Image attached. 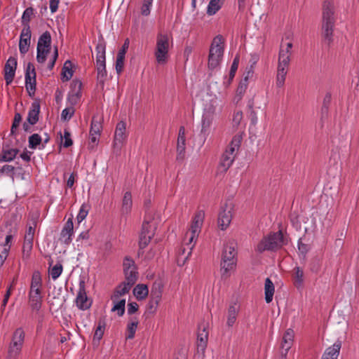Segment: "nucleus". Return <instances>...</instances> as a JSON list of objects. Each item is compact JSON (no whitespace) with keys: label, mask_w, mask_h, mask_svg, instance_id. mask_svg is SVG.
I'll use <instances>...</instances> for the list:
<instances>
[{"label":"nucleus","mask_w":359,"mask_h":359,"mask_svg":"<svg viewBox=\"0 0 359 359\" xmlns=\"http://www.w3.org/2000/svg\"><path fill=\"white\" fill-rule=\"evenodd\" d=\"M292 280L296 287L299 288L302 286L304 283V271L299 266L294 268Z\"/></svg>","instance_id":"obj_26"},{"label":"nucleus","mask_w":359,"mask_h":359,"mask_svg":"<svg viewBox=\"0 0 359 359\" xmlns=\"http://www.w3.org/2000/svg\"><path fill=\"white\" fill-rule=\"evenodd\" d=\"M287 243V239L283 236L282 231L271 233L264 237L257 245L256 250L259 252L264 251H276Z\"/></svg>","instance_id":"obj_4"},{"label":"nucleus","mask_w":359,"mask_h":359,"mask_svg":"<svg viewBox=\"0 0 359 359\" xmlns=\"http://www.w3.org/2000/svg\"><path fill=\"white\" fill-rule=\"evenodd\" d=\"M125 55L121 53H118L116 61V70L118 74H120L124 67Z\"/></svg>","instance_id":"obj_47"},{"label":"nucleus","mask_w":359,"mask_h":359,"mask_svg":"<svg viewBox=\"0 0 359 359\" xmlns=\"http://www.w3.org/2000/svg\"><path fill=\"white\" fill-rule=\"evenodd\" d=\"M254 70L252 68H247L246 71L244 73V76L240 81L239 86L237 89V92L238 94H243L248 86V81L253 77Z\"/></svg>","instance_id":"obj_24"},{"label":"nucleus","mask_w":359,"mask_h":359,"mask_svg":"<svg viewBox=\"0 0 359 359\" xmlns=\"http://www.w3.org/2000/svg\"><path fill=\"white\" fill-rule=\"evenodd\" d=\"M40 112V104L38 102H34L32 104L31 109L29 111L27 121L31 124L34 125L39 121V115Z\"/></svg>","instance_id":"obj_22"},{"label":"nucleus","mask_w":359,"mask_h":359,"mask_svg":"<svg viewBox=\"0 0 359 359\" xmlns=\"http://www.w3.org/2000/svg\"><path fill=\"white\" fill-rule=\"evenodd\" d=\"M89 211V206L87 204H83L79 210V212L77 215L78 222H81L88 215Z\"/></svg>","instance_id":"obj_50"},{"label":"nucleus","mask_w":359,"mask_h":359,"mask_svg":"<svg viewBox=\"0 0 359 359\" xmlns=\"http://www.w3.org/2000/svg\"><path fill=\"white\" fill-rule=\"evenodd\" d=\"M42 140L39 134H33L29 137V147L31 149H36L41 142Z\"/></svg>","instance_id":"obj_48"},{"label":"nucleus","mask_w":359,"mask_h":359,"mask_svg":"<svg viewBox=\"0 0 359 359\" xmlns=\"http://www.w3.org/2000/svg\"><path fill=\"white\" fill-rule=\"evenodd\" d=\"M236 245L234 240H229L224 245L220 262V272L222 278H229L231 276V272L236 268Z\"/></svg>","instance_id":"obj_2"},{"label":"nucleus","mask_w":359,"mask_h":359,"mask_svg":"<svg viewBox=\"0 0 359 359\" xmlns=\"http://www.w3.org/2000/svg\"><path fill=\"white\" fill-rule=\"evenodd\" d=\"M102 118L94 116L92 118L90 133L93 135H100L102 129Z\"/></svg>","instance_id":"obj_30"},{"label":"nucleus","mask_w":359,"mask_h":359,"mask_svg":"<svg viewBox=\"0 0 359 359\" xmlns=\"http://www.w3.org/2000/svg\"><path fill=\"white\" fill-rule=\"evenodd\" d=\"M17 67V60L15 57H11L6 61L4 66V79L6 85L12 83L15 74Z\"/></svg>","instance_id":"obj_16"},{"label":"nucleus","mask_w":359,"mask_h":359,"mask_svg":"<svg viewBox=\"0 0 359 359\" xmlns=\"http://www.w3.org/2000/svg\"><path fill=\"white\" fill-rule=\"evenodd\" d=\"M287 69L285 67H281L278 66L277 75H276V86L281 88L284 86L286 75L287 73Z\"/></svg>","instance_id":"obj_35"},{"label":"nucleus","mask_w":359,"mask_h":359,"mask_svg":"<svg viewBox=\"0 0 359 359\" xmlns=\"http://www.w3.org/2000/svg\"><path fill=\"white\" fill-rule=\"evenodd\" d=\"M34 14V9L29 7L25 9L22 16V24L23 26L29 25V21Z\"/></svg>","instance_id":"obj_45"},{"label":"nucleus","mask_w":359,"mask_h":359,"mask_svg":"<svg viewBox=\"0 0 359 359\" xmlns=\"http://www.w3.org/2000/svg\"><path fill=\"white\" fill-rule=\"evenodd\" d=\"M105 48L106 44L101 36L96 46V69L97 72V81L104 85L107 75L106 70V62H105Z\"/></svg>","instance_id":"obj_7"},{"label":"nucleus","mask_w":359,"mask_h":359,"mask_svg":"<svg viewBox=\"0 0 359 359\" xmlns=\"http://www.w3.org/2000/svg\"><path fill=\"white\" fill-rule=\"evenodd\" d=\"M185 128L184 126H181L179 129L177 143V160L182 161L184 159L185 152Z\"/></svg>","instance_id":"obj_19"},{"label":"nucleus","mask_w":359,"mask_h":359,"mask_svg":"<svg viewBox=\"0 0 359 359\" xmlns=\"http://www.w3.org/2000/svg\"><path fill=\"white\" fill-rule=\"evenodd\" d=\"M105 325H106L105 320L104 319H100L98 321V323H97V327L95 334H94V337H93L94 341L97 340V341L99 342L100 340L102 339V337L104 334Z\"/></svg>","instance_id":"obj_40"},{"label":"nucleus","mask_w":359,"mask_h":359,"mask_svg":"<svg viewBox=\"0 0 359 359\" xmlns=\"http://www.w3.org/2000/svg\"><path fill=\"white\" fill-rule=\"evenodd\" d=\"M133 205L132 194L130 191H126L122 199L121 214L128 215L130 212Z\"/></svg>","instance_id":"obj_25"},{"label":"nucleus","mask_w":359,"mask_h":359,"mask_svg":"<svg viewBox=\"0 0 359 359\" xmlns=\"http://www.w3.org/2000/svg\"><path fill=\"white\" fill-rule=\"evenodd\" d=\"M25 339V332L22 328H18L13 333L10 344L7 359H16L19 355Z\"/></svg>","instance_id":"obj_9"},{"label":"nucleus","mask_w":359,"mask_h":359,"mask_svg":"<svg viewBox=\"0 0 359 359\" xmlns=\"http://www.w3.org/2000/svg\"><path fill=\"white\" fill-rule=\"evenodd\" d=\"M243 119V113L241 111H238L234 113L233 116V127H238Z\"/></svg>","instance_id":"obj_62"},{"label":"nucleus","mask_w":359,"mask_h":359,"mask_svg":"<svg viewBox=\"0 0 359 359\" xmlns=\"http://www.w3.org/2000/svg\"><path fill=\"white\" fill-rule=\"evenodd\" d=\"M145 227L142 228L140 235V241L139 246L141 249L145 248L148 244L150 243L153 236H150L149 235L145 234Z\"/></svg>","instance_id":"obj_43"},{"label":"nucleus","mask_w":359,"mask_h":359,"mask_svg":"<svg viewBox=\"0 0 359 359\" xmlns=\"http://www.w3.org/2000/svg\"><path fill=\"white\" fill-rule=\"evenodd\" d=\"M18 153V149H3L2 154L0 155V161H11L15 158Z\"/></svg>","instance_id":"obj_38"},{"label":"nucleus","mask_w":359,"mask_h":359,"mask_svg":"<svg viewBox=\"0 0 359 359\" xmlns=\"http://www.w3.org/2000/svg\"><path fill=\"white\" fill-rule=\"evenodd\" d=\"M62 79L63 81H69L73 76L72 64L70 60H67L62 69Z\"/></svg>","instance_id":"obj_31"},{"label":"nucleus","mask_w":359,"mask_h":359,"mask_svg":"<svg viewBox=\"0 0 359 359\" xmlns=\"http://www.w3.org/2000/svg\"><path fill=\"white\" fill-rule=\"evenodd\" d=\"M76 304L81 310L88 309L91 306L92 302L87 297L85 282L83 280L79 282V288L76 298Z\"/></svg>","instance_id":"obj_12"},{"label":"nucleus","mask_w":359,"mask_h":359,"mask_svg":"<svg viewBox=\"0 0 359 359\" xmlns=\"http://www.w3.org/2000/svg\"><path fill=\"white\" fill-rule=\"evenodd\" d=\"M204 217L205 213L203 211H198L193 219L191 225L196 226L197 229H201L203 223Z\"/></svg>","instance_id":"obj_44"},{"label":"nucleus","mask_w":359,"mask_h":359,"mask_svg":"<svg viewBox=\"0 0 359 359\" xmlns=\"http://www.w3.org/2000/svg\"><path fill=\"white\" fill-rule=\"evenodd\" d=\"M294 333L292 329H287L283 334L280 344V359H285L294 339Z\"/></svg>","instance_id":"obj_14"},{"label":"nucleus","mask_w":359,"mask_h":359,"mask_svg":"<svg viewBox=\"0 0 359 359\" xmlns=\"http://www.w3.org/2000/svg\"><path fill=\"white\" fill-rule=\"evenodd\" d=\"M234 158L235 156H233L231 154H229L224 151L220 162V166L223 168V171L226 172L230 168L234 161Z\"/></svg>","instance_id":"obj_32"},{"label":"nucleus","mask_w":359,"mask_h":359,"mask_svg":"<svg viewBox=\"0 0 359 359\" xmlns=\"http://www.w3.org/2000/svg\"><path fill=\"white\" fill-rule=\"evenodd\" d=\"M126 278V281L130 284V285H133L138 278V273L136 271V268L132 269H128V271H123Z\"/></svg>","instance_id":"obj_39"},{"label":"nucleus","mask_w":359,"mask_h":359,"mask_svg":"<svg viewBox=\"0 0 359 359\" xmlns=\"http://www.w3.org/2000/svg\"><path fill=\"white\" fill-rule=\"evenodd\" d=\"M15 167L10 165H5L0 168V173L6 174L7 175L11 176L13 175Z\"/></svg>","instance_id":"obj_64"},{"label":"nucleus","mask_w":359,"mask_h":359,"mask_svg":"<svg viewBox=\"0 0 359 359\" xmlns=\"http://www.w3.org/2000/svg\"><path fill=\"white\" fill-rule=\"evenodd\" d=\"M224 38L221 35L216 36L210 45L208 55V68L215 69L218 67L224 55Z\"/></svg>","instance_id":"obj_5"},{"label":"nucleus","mask_w":359,"mask_h":359,"mask_svg":"<svg viewBox=\"0 0 359 359\" xmlns=\"http://www.w3.org/2000/svg\"><path fill=\"white\" fill-rule=\"evenodd\" d=\"M125 305H126V300L121 299L118 302H117L113 308L111 309V311H117V314L118 316H122L125 313Z\"/></svg>","instance_id":"obj_46"},{"label":"nucleus","mask_w":359,"mask_h":359,"mask_svg":"<svg viewBox=\"0 0 359 359\" xmlns=\"http://www.w3.org/2000/svg\"><path fill=\"white\" fill-rule=\"evenodd\" d=\"M242 140H243L242 133H238L233 136L230 144H231L234 147H237L238 149H239L241 142H242Z\"/></svg>","instance_id":"obj_63"},{"label":"nucleus","mask_w":359,"mask_h":359,"mask_svg":"<svg viewBox=\"0 0 359 359\" xmlns=\"http://www.w3.org/2000/svg\"><path fill=\"white\" fill-rule=\"evenodd\" d=\"M51 49V36L49 32H43L37 43L36 60L39 63H44Z\"/></svg>","instance_id":"obj_8"},{"label":"nucleus","mask_w":359,"mask_h":359,"mask_svg":"<svg viewBox=\"0 0 359 359\" xmlns=\"http://www.w3.org/2000/svg\"><path fill=\"white\" fill-rule=\"evenodd\" d=\"M132 286L133 285H130V284L127 282H125V281L123 282L121 284H120L117 287L116 291L114 292V294L111 297V299H112L114 298L116 299L120 296L126 294V293H128L130 291Z\"/></svg>","instance_id":"obj_37"},{"label":"nucleus","mask_w":359,"mask_h":359,"mask_svg":"<svg viewBox=\"0 0 359 359\" xmlns=\"http://www.w3.org/2000/svg\"><path fill=\"white\" fill-rule=\"evenodd\" d=\"M36 70L32 62L27 64L25 73V85L29 96H33L36 91Z\"/></svg>","instance_id":"obj_10"},{"label":"nucleus","mask_w":359,"mask_h":359,"mask_svg":"<svg viewBox=\"0 0 359 359\" xmlns=\"http://www.w3.org/2000/svg\"><path fill=\"white\" fill-rule=\"evenodd\" d=\"M22 121V116L20 113H15L13 122L11 126V133L14 135L16 130L18 128L19 125Z\"/></svg>","instance_id":"obj_53"},{"label":"nucleus","mask_w":359,"mask_h":359,"mask_svg":"<svg viewBox=\"0 0 359 359\" xmlns=\"http://www.w3.org/2000/svg\"><path fill=\"white\" fill-rule=\"evenodd\" d=\"M158 303V301H155L154 299H151L147 304V312L151 314L154 313L156 311Z\"/></svg>","instance_id":"obj_59"},{"label":"nucleus","mask_w":359,"mask_h":359,"mask_svg":"<svg viewBox=\"0 0 359 359\" xmlns=\"http://www.w3.org/2000/svg\"><path fill=\"white\" fill-rule=\"evenodd\" d=\"M162 285L160 282H155L151 290V299L160 302L162 295Z\"/></svg>","instance_id":"obj_36"},{"label":"nucleus","mask_w":359,"mask_h":359,"mask_svg":"<svg viewBox=\"0 0 359 359\" xmlns=\"http://www.w3.org/2000/svg\"><path fill=\"white\" fill-rule=\"evenodd\" d=\"M81 96V92H79L78 90L76 92H72L69 93L68 97V100L70 103V104L72 106L76 104Z\"/></svg>","instance_id":"obj_52"},{"label":"nucleus","mask_w":359,"mask_h":359,"mask_svg":"<svg viewBox=\"0 0 359 359\" xmlns=\"http://www.w3.org/2000/svg\"><path fill=\"white\" fill-rule=\"evenodd\" d=\"M238 311L239 306L236 303H233L229 306L226 316V325L229 327H232L236 323Z\"/></svg>","instance_id":"obj_23"},{"label":"nucleus","mask_w":359,"mask_h":359,"mask_svg":"<svg viewBox=\"0 0 359 359\" xmlns=\"http://www.w3.org/2000/svg\"><path fill=\"white\" fill-rule=\"evenodd\" d=\"M74 234V224L72 218H69L63 226L60 240L65 245H69L72 241V236Z\"/></svg>","instance_id":"obj_17"},{"label":"nucleus","mask_w":359,"mask_h":359,"mask_svg":"<svg viewBox=\"0 0 359 359\" xmlns=\"http://www.w3.org/2000/svg\"><path fill=\"white\" fill-rule=\"evenodd\" d=\"M224 0H210L207 8L209 15H215L221 8Z\"/></svg>","instance_id":"obj_33"},{"label":"nucleus","mask_w":359,"mask_h":359,"mask_svg":"<svg viewBox=\"0 0 359 359\" xmlns=\"http://www.w3.org/2000/svg\"><path fill=\"white\" fill-rule=\"evenodd\" d=\"M74 111L73 107L65 108L62 111L61 117L64 120H69L74 115Z\"/></svg>","instance_id":"obj_57"},{"label":"nucleus","mask_w":359,"mask_h":359,"mask_svg":"<svg viewBox=\"0 0 359 359\" xmlns=\"http://www.w3.org/2000/svg\"><path fill=\"white\" fill-rule=\"evenodd\" d=\"M131 322L128 323L127 325L126 339H132L134 338L136 330L138 325V320L135 318L130 319Z\"/></svg>","instance_id":"obj_34"},{"label":"nucleus","mask_w":359,"mask_h":359,"mask_svg":"<svg viewBox=\"0 0 359 359\" xmlns=\"http://www.w3.org/2000/svg\"><path fill=\"white\" fill-rule=\"evenodd\" d=\"M126 138V123L123 121H120L116 125L114 134V148L115 151H120L121 146Z\"/></svg>","instance_id":"obj_11"},{"label":"nucleus","mask_w":359,"mask_h":359,"mask_svg":"<svg viewBox=\"0 0 359 359\" xmlns=\"http://www.w3.org/2000/svg\"><path fill=\"white\" fill-rule=\"evenodd\" d=\"M42 281L39 271L32 274L30 290L29 292V304L32 311H39L42 305Z\"/></svg>","instance_id":"obj_3"},{"label":"nucleus","mask_w":359,"mask_h":359,"mask_svg":"<svg viewBox=\"0 0 359 359\" xmlns=\"http://www.w3.org/2000/svg\"><path fill=\"white\" fill-rule=\"evenodd\" d=\"M322 10L321 34L323 41L330 46L333 41V32L336 22L334 1L324 0Z\"/></svg>","instance_id":"obj_1"},{"label":"nucleus","mask_w":359,"mask_h":359,"mask_svg":"<svg viewBox=\"0 0 359 359\" xmlns=\"http://www.w3.org/2000/svg\"><path fill=\"white\" fill-rule=\"evenodd\" d=\"M201 229L191 224L189 230L186 233L185 241L187 240L186 245H190L194 241H196Z\"/></svg>","instance_id":"obj_29"},{"label":"nucleus","mask_w":359,"mask_h":359,"mask_svg":"<svg viewBox=\"0 0 359 359\" xmlns=\"http://www.w3.org/2000/svg\"><path fill=\"white\" fill-rule=\"evenodd\" d=\"M153 0H144L141 9V13L143 15H148L150 13V6L152 4Z\"/></svg>","instance_id":"obj_58"},{"label":"nucleus","mask_w":359,"mask_h":359,"mask_svg":"<svg viewBox=\"0 0 359 359\" xmlns=\"http://www.w3.org/2000/svg\"><path fill=\"white\" fill-rule=\"evenodd\" d=\"M33 244L28 243H23L22 246V257L23 259H28L29 257L30 252L32 249Z\"/></svg>","instance_id":"obj_60"},{"label":"nucleus","mask_w":359,"mask_h":359,"mask_svg":"<svg viewBox=\"0 0 359 359\" xmlns=\"http://www.w3.org/2000/svg\"><path fill=\"white\" fill-rule=\"evenodd\" d=\"M292 48V43H287L286 48L280 47L278 56V67L288 68L290 61V50Z\"/></svg>","instance_id":"obj_18"},{"label":"nucleus","mask_w":359,"mask_h":359,"mask_svg":"<svg viewBox=\"0 0 359 359\" xmlns=\"http://www.w3.org/2000/svg\"><path fill=\"white\" fill-rule=\"evenodd\" d=\"M62 265L60 263L55 264L50 271V274L53 280H56L62 273Z\"/></svg>","instance_id":"obj_49"},{"label":"nucleus","mask_w":359,"mask_h":359,"mask_svg":"<svg viewBox=\"0 0 359 359\" xmlns=\"http://www.w3.org/2000/svg\"><path fill=\"white\" fill-rule=\"evenodd\" d=\"M145 227V234L149 235L150 236H154V230L156 229V225L154 223V222L149 219H147V218L144 220L142 228Z\"/></svg>","instance_id":"obj_42"},{"label":"nucleus","mask_w":359,"mask_h":359,"mask_svg":"<svg viewBox=\"0 0 359 359\" xmlns=\"http://www.w3.org/2000/svg\"><path fill=\"white\" fill-rule=\"evenodd\" d=\"M208 323H203L198 325L196 341L198 351L204 352L206 348L208 339Z\"/></svg>","instance_id":"obj_13"},{"label":"nucleus","mask_w":359,"mask_h":359,"mask_svg":"<svg viewBox=\"0 0 359 359\" xmlns=\"http://www.w3.org/2000/svg\"><path fill=\"white\" fill-rule=\"evenodd\" d=\"M170 48L169 36L166 33L159 32L156 36V44L154 55L156 62L164 65L168 60V51Z\"/></svg>","instance_id":"obj_6"},{"label":"nucleus","mask_w":359,"mask_h":359,"mask_svg":"<svg viewBox=\"0 0 359 359\" xmlns=\"http://www.w3.org/2000/svg\"><path fill=\"white\" fill-rule=\"evenodd\" d=\"M341 348V341L337 340L332 346L328 347L323 354L321 359H337Z\"/></svg>","instance_id":"obj_21"},{"label":"nucleus","mask_w":359,"mask_h":359,"mask_svg":"<svg viewBox=\"0 0 359 359\" xmlns=\"http://www.w3.org/2000/svg\"><path fill=\"white\" fill-rule=\"evenodd\" d=\"M194 245H187L188 248L186 249L185 247H182V249L179 252L178 255V262H182V264H184L186 260L188 259L189 256L191 253V250Z\"/></svg>","instance_id":"obj_41"},{"label":"nucleus","mask_w":359,"mask_h":359,"mask_svg":"<svg viewBox=\"0 0 359 359\" xmlns=\"http://www.w3.org/2000/svg\"><path fill=\"white\" fill-rule=\"evenodd\" d=\"M239 63V55H236L233 61V63L231 67L230 72H229V78L232 79L236 74V72L238 69Z\"/></svg>","instance_id":"obj_55"},{"label":"nucleus","mask_w":359,"mask_h":359,"mask_svg":"<svg viewBox=\"0 0 359 359\" xmlns=\"http://www.w3.org/2000/svg\"><path fill=\"white\" fill-rule=\"evenodd\" d=\"M215 109L212 107H210L205 109L203 117H202V127L201 133L206 138L210 133V128L214 118Z\"/></svg>","instance_id":"obj_15"},{"label":"nucleus","mask_w":359,"mask_h":359,"mask_svg":"<svg viewBox=\"0 0 359 359\" xmlns=\"http://www.w3.org/2000/svg\"><path fill=\"white\" fill-rule=\"evenodd\" d=\"M64 139L65 141L62 142V145L64 147L67 148L72 145L73 142L71 139V134L67 130H65L64 131Z\"/></svg>","instance_id":"obj_61"},{"label":"nucleus","mask_w":359,"mask_h":359,"mask_svg":"<svg viewBox=\"0 0 359 359\" xmlns=\"http://www.w3.org/2000/svg\"><path fill=\"white\" fill-rule=\"evenodd\" d=\"M274 290L275 287L273 282L270 280V278H267L265 280L264 284L265 300L266 303H270L272 302Z\"/></svg>","instance_id":"obj_27"},{"label":"nucleus","mask_w":359,"mask_h":359,"mask_svg":"<svg viewBox=\"0 0 359 359\" xmlns=\"http://www.w3.org/2000/svg\"><path fill=\"white\" fill-rule=\"evenodd\" d=\"M31 41L20 39L19 50L21 55H25L29 50Z\"/></svg>","instance_id":"obj_51"},{"label":"nucleus","mask_w":359,"mask_h":359,"mask_svg":"<svg viewBox=\"0 0 359 359\" xmlns=\"http://www.w3.org/2000/svg\"><path fill=\"white\" fill-rule=\"evenodd\" d=\"M232 218L231 208H222L219 213L218 226L222 230L226 229L231 223Z\"/></svg>","instance_id":"obj_20"},{"label":"nucleus","mask_w":359,"mask_h":359,"mask_svg":"<svg viewBox=\"0 0 359 359\" xmlns=\"http://www.w3.org/2000/svg\"><path fill=\"white\" fill-rule=\"evenodd\" d=\"M32 32L29 25L23 26L21 31L20 39L31 41Z\"/></svg>","instance_id":"obj_54"},{"label":"nucleus","mask_w":359,"mask_h":359,"mask_svg":"<svg viewBox=\"0 0 359 359\" xmlns=\"http://www.w3.org/2000/svg\"><path fill=\"white\" fill-rule=\"evenodd\" d=\"M148 287L144 284H138L133 289V294L138 300L144 299L148 295Z\"/></svg>","instance_id":"obj_28"},{"label":"nucleus","mask_w":359,"mask_h":359,"mask_svg":"<svg viewBox=\"0 0 359 359\" xmlns=\"http://www.w3.org/2000/svg\"><path fill=\"white\" fill-rule=\"evenodd\" d=\"M123 271H128V269L136 268L134 260L129 257H125L123 263Z\"/></svg>","instance_id":"obj_56"}]
</instances>
